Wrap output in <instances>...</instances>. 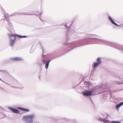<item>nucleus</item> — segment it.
Returning <instances> with one entry per match:
<instances>
[{
    "label": "nucleus",
    "instance_id": "9d476101",
    "mask_svg": "<svg viewBox=\"0 0 123 123\" xmlns=\"http://www.w3.org/2000/svg\"><path fill=\"white\" fill-rule=\"evenodd\" d=\"M106 61V57H99L97 58L95 62H102Z\"/></svg>",
    "mask_w": 123,
    "mask_h": 123
},
{
    "label": "nucleus",
    "instance_id": "f257e3e1",
    "mask_svg": "<svg viewBox=\"0 0 123 123\" xmlns=\"http://www.w3.org/2000/svg\"><path fill=\"white\" fill-rule=\"evenodd\" d=\"M65 26L67 29V32L65 35V41L63 44V45L65 46L66 47H68V49L70 48L71 49L69 50L62 55L68 53L75 48L81 46L91 44H103L104 43H107V41H106L100 39L101 37L94 34L93 35L90 37H84L83 39L78 41L72 42L68 43V42L71 36V34L69 31L70 27L67 26L66 24H65Z\"/></svg>",
    "mask_w": 123,
    "mask_h": 123
},
{
    "label": "nucleus",
    "instance_id": "393cba45",
    "mask_svg": "<svg viewBox=\"0 0 123 123\" xmlns=\"http://www.w3.org/2000/svg\"><path fill=\"white\" fill-rule=\"evenodd\" d=\"M62 56V55L60 56Z\"/></svg>",
    "mask_w": 123,
    "mask_h": 123
},
{
    "label": "nucleus",
    "instance_id": "f8f14e48",
    "mask_svg": "<svg viewBox=\"0 0 123 123\" xmlns=\"http://www.w3.org/2000/svg\"><path fill=\"white\" fill-rule=\"evenodd\" d=\"M15 36L17 38V37H18L20 38H25L27 37V36H22L21 35H19L17 34H15Z\"/></svg>",
    "mask_w": 123,
    "mask_h": 123
},
{
    "label": "nucleus",
    "instance_id": "a211bd4d",
    "mask_svg": "<svg viewBox=\"0 0 123 123\" xmlns=\"http://www.w3.org/2000/svg\"><path fill=\"white\" fill-rule=\"evenodd\" d=\"M17 15H18V14L17 13L15 12L14 13H12V14H11L10 15V17L14 16H16Z\"/></svg>",
    "mask_w": 123,
    "mask_h": 123
},
{
    "label": "nucleus",
    "instance_id": "39448f33",
    "mask_svg": "<svg viewBox=\"0 0 123 123\" xmlns=\"http://www.w3.org/2000/svg\"><path fill=\"white\" fill-rule=\"evenodd\" d=\"M109 44L111 47L119 50L120 52L123 54V49H122L123 46L122 45L118 43L114 42H110L109 43Z\"/></svg>",
    "mask_w": 123,
    "mask_h": 123
},
{
    "label": "nucleus",
    "instance_id": "f3484780",
    "mask_svg": "<svg viewBox=\"0 0 123 123\" xmlns=\"http://www.w3.org/2000/svg\"><path fill=\"white\" fill-rule=\"evenodd\" d=\"M100 62H98V63L95 62L94 65V66L95 68L96 67L98 66L99 64V63Z\"/></svg>",
    "mask_w": 123,
    "mask_h": 123
},
{
    "label": "nucleus",
    "instance_id": "b1692460",
    "mask_svg": "<svg viewBox=\"0 0 123 123\" xmlns=\"http://www.w3.org/2000/svg\"><path fill=\"white\" fill-rule=\"evenodd\" d=\"M73 23V22H72L71 24V25Z\"/></svg>",
    "mask_w": 123,
    "mask_h": 123
},
{
    "label": "nucleus",
    "instance_id": "412c9836",
    "mask_svg": "<svg viewBox=\"0 0 123 123\" xmlns=\"http://www.w3.org/2000/svg\"><path fill=\"white\" fill-rule=\"evenodd\" d=\"M39 18L41 21L43 22V20L41 19V16H39Z\"/></svg>",
    "mask_w": 123,
    "mask_h": 123
},
{
    "label": "nucleus",
    "instance_id": "4be33fe9",
    "mask_svg": "<svg viewBox=\"0 0 123 123\" xmlns=\"http://www.w3.org/2000/svg\"><path fill=\"white\" fill-rule=\"evenodd\" d=\"M42 12H41L40 13L39 15V16H41V15H42Z\"/></svg>",
    "mask_w": 123,
    "mask_h": 123
},
{
    "label": "nucleus",
    "instance_id": "1a4fd4ad",
    "mask_svg": "<svg viewBox=\"0 0 123 123\" xmlns=\"http://www.w3.org/2000/svg\"><path fill=\"white\" fill-rule=\"evenodd\" d=\"M92 91H86L83 92L82 94L84 96H88L92 95Z\"/></svg>",
    "mask_w": 123,
    "mask_h": 123
},
{
    "label": "nucleus",
    "instance_id": "4468645a",
    "mask_svg": "<svg viewBox=\"0 0 123 123\" xmlns=\"http://www.w3.org/2000/svg\"><path fill=\"white\" fill-rule=\"evenodd\" d=\"M123 105V102H122L120 103L119 104L117 105L116 106V109L117 110H118L119 109V108L121 106Z\"/></svg>",
    "mask_w": 123,
    "mask_h": 123
},
{
    "label": "nucleus",
    "instance_id": "7ed1b4c3",
    "mask_svg": "<svg viewBox=\"0 0 123 123\" xmlns=\"http://www.w3.org/2000/svg\"><path fill=\"white\" fill-rule=\"evenodd\" d=\"M41 47L43 50V53L42 55V57L41 59L43 60L42 62H50L52 60L57 57L55 55H54L52 56H51L50 58H47V57L51 55V54H45L46 52L43 49L42 46H41Z\"/></svg>",
    "mask_w": 123,
    "mask_h": 123
},
{
    "label": "nucleus",
    "instance_id": "f03ea898",
    "mask_svg": "<svg viewBox=\"0 0 123 123\" xmlns=\"http://www.w3.org/2000/svg\"><path fill=\"white\" fill-rule=\"evenodd\" d=\"M2 10L3 13L5 17V19H2L0 20V22L1 21H3L5 23V21H6L8 24V25L6 26V28L8 30L9 32L11 33H12L14 31L13 29L12 24L11 21L10 20L9 16L8 14L6 13L4 9L2 8Z\"/></svg>",
    "mask_w": 123,
    "mask_h": 123
},
{
    "label": "nucleus",
    "instance_id": "0eeeda50",
    "mask_svg": "<svg viewBox=\"0 0 123 123\" xmlns=\"http://www.w3.org/2000/svg\"><path fill=\"white\" fill-rule=\"evenodd\" d=\"M34 117V115H28L25 116L24 117L23 119L24 120H29L31 121V122L33 121V119Z\"/></svg>",
    "mask_w": 123,
    "mask_h": 123
},
{
    "label": "nucleus",
    "instance_id": "dca6fc26",
    "mask_svg": "<svg viewBox=\"0 0 123 123\" xmlns=\"http://www.w3.org/2000/svg\"><path fill=\"white\" fill-rule=\"evenodd\" d=\"M44 62V64H46L45 68L46 69H48V68L49 64V62H47L46 63H45V62Z\"/></svg>",
    "mask_w": 123,
    "mask_h": 123
},
{
    "label": "nucleus",
    "instance_id": "ddd939ff",
    "mask_svg": "<svg viewBox=\"0 0 123 123\" xmlns=\"http://www.w3.org/2000/svg\"><path fill=\"white\" fill-rule=\"evenodd\" d=\"M20 14L22 15H35V16L37 17H39V15L37 14H36L35 13H32V14H26L25 13H21Z\"/></svg>",
    "mask_w": 123,
    "mask_h": 123
},
{
    "label": "nucleus",
    "instance_id": "423d86ee",
    "mask_svg": "<svg viewBox=\"0 0 123 123\" xmlns=\"http://www.w3.org/2000/svg\"><path fill=\"white\" fill-rule=\"evenodd\" d=\"M108 18L109 21L112 24L116 26L120 27L119 29L123 31V23L120 25L117 24L115 22L114 19L110 16H108Z\"/></svg>",
    "mask_w": 123,
    "mask_h": 123
},
{
    "label": "nucleus",
    "instance_id": "6e6552de",
    "mask_svg": "<svg viewBox=\"0 0 123 123\" xmlns=\"http://www.w3.org/2000/svg\"><path fill=\"white\" fill-rule=\"evenodd\" d=\"M10 60L14 61H24L23 58L18 57L10 58L8 59V61Z\"/></svg>",
    "mask_w": 123,
    "mask_h": 123
},
{
    "label": "nucleus",
    "instance_id": "2eb2a0df",
    "mask_svg": "<svg viewBox=\"0 0 123 123\" xmlns=\"http://www.w3.org/2000/svg\"><path fill=\"white\" fill-rule=\"evenodd\" d=\"M114 60L112 58L110 57H106V61H113Z\"/></svg>",
    "mask_w": 123,
    "mask_h": 123
},
{
    "label": "nucleus",
    "instance_id": "9b49d317",
    "mask_svg": "<svg viewBox=\"0 0 123 123\" xmlns=\"http://www.w3.org/2000/svg\"><path fill=\"white\" fill-rule=\"evenodd\" d=\"M9 108L10 110L12 111L13 112L15 113H17L18 112V110L17 109L11 107H9Z\"/></svg>",
    "mask_w": 123,
    "mask_h": 123
},
{
    "label": "nucleus",
    "instance_id": "5701e85b",
    "mask_svg": "<svg viewBox=\"0 0 123 123\" xmlns=\"http://www.w3.org/2000/svg\"><path fill=\"white\" fill-rule=\"evenodd\" d=\"M84 34V33H80V35H83Z\"/></svg>",
    "mask_w": 123,
    "mask_h": 123
},
{
    "label": "nucleus",
    "instance_id": "6ab92c4d",
    "mask_svg": "<svg viewBox=\"0 0 123 123\" xmlns=\"http://www.w3.org/2000/svg\"><path fill=\"white\" fill-rule=\"evenodd\" d=\"M20 109L23 111H26V112H28L29 111V110L28 109H27L21 108Z\"/></svg>",
    "mask_w": 123,
    "mask_h": 123
},
{
    "label": "nucleus",
    "instance_id": "20e7f679",
    "mask_svg": "<svg viewBox=\"0 0 123 123\" xmlns=\"http://www.w3.org/2000/svg\"><path fill=\"white\" fill-rule=\"evenodd\" d=\"M14 32V31L12 33H11L9 32L10 33H8L7 34L9 39L10 44L11 47H12L14 45L17 39V38L15 36V34L13 33Z\"/></svg>",
    "mask_w": 123,
    "mask_h": 123
},
{
    "label": "nucleus",
    "instance_id": "aec40b11",
    "mask_svg": "<svg viewBox=\"0 0 123 123\" xmlns=\"http://www.w3.org/2000/svg\"><path fill=\"white\" fill-rule=\"evenodd\" d=\"M111 122L112 123H120V122L115 121H111Z\"/></svg>",
    "mask_w": 123,
    "mask_h": 123
}]
</instances>
